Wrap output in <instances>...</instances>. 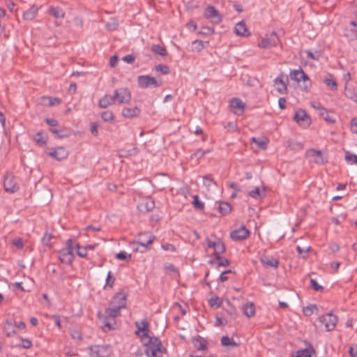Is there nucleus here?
Instances as JSON below:
<instances>
[{
    "label": "nucleus",
    "mask_w": 357,
    "mask_h": 357,
    "mask_svg": "<svg viewBox=\"0 0 357 357\" xmlns=\"http://www.w3.org/2000/svg\"><path fill=\"white\" fill-rule=\"evenodd\" d=\"M319 114L320 116L328 123H333L335 122V119L328 112V111L319 105Z\"/></svg>",
    "instance_id": "a878e982"
},
{
    "label": "nucleus",
    "mask_w": 357,
    "mask_h": 357,
    "mask_svg": "<svg viewBox=\"0 0 357 357\" xmlns=\"http://www.w3.org/2000/svg\"><path fill=\"white\" fill-rule=\"evenodd\" d=\"M52 238V234L45 233L42 238V242L45 245H50V241Z\"/></svg>",
    "instance_id": "bf43d9fd"
},
{
    "label": "nucleus",
    "mask_w": 357,
    "mask_h": 357,
    "mask_svg": "<svg viewBox=\"0 0 357 357\" xmlns=\"http://www.w3.org/2000/svg\"><path fill=\"white\" fill-rule=\"evenodd\" d=\"M308 153L314 158V162L318 163L323 161L322 153L321 151H317L315 149H309Z\"/></svg>",
    "instance_id": "f704fd0d"
},
{
    "label": "nucleus",
    "mask_w": 357,
    "mask_h": 357,
    "mask_svg": "<svg viewBox=\"0 0 357 357\" xmlns=\"http://www.w3.org/2000/svg\"><path fill=\"white\" fill-rule=\"evenodd\" d=\"M34 141L40 146H43L47 144V139L46 137H43V135L41 132L36 133L34 137Z\"/></svg>",
    "instance_id": "c9c22d12"
},
{
    "label": "nucleus",
    "mask_w": 357,
    "mask_h": 357,
    "mask_svg": "<svg viewBox=\"0 0 357 357\" xmlns=\"http://www.w3.org/2000/svg\"><path fill=\"white\" fill-rule=\"evenodd\" d=\"M310 287L314 290L315 291H321L324 289V287L319 284L314 279H310Z\"/></svg>",
    "instance_id": "3c124183"
},
{
    "label": "nucleus",
    "mask_w": 357,
    "mask_h": 357,
    "mask_svg": "<svg viewBox=\"0 0 357 357\" xmlns=\"http://www.w3.org/2000/svg\"><path fill=\"white\" fill-rule=\"evenodd\" d=\"M155 206L154 201L149 199L138 205V208L143 213L151 211Z\"/></svg>",
    "instance_id": "aec40b11"
},
{
    "label": "nucleus",
    "mask_w": 357,
    "mask_h": 357,
    "mask_svg": "<svg viewBox=\"0 0 357 357\" xmlns=\"http://www.w3.org/2000/svg\"><path fill=\"white\" fill-rule=\"evenodd\" d=\"M101 117L104 121H112L114 120V114L110 111H105L101 113Z\"/></svg>",
    "instance_id": "49530a36"
},
{
    "label": "nucleus",
    "mask_w": 357,
    "mask_h": 357,
    "mask_svg": "<svg viewBox=\"0 0 357 357\" xmlns=\"http://www.w3.org/2000/svg\"><path fill=\"white\" fill-rule=\"evenodd\" d=\"M210 305L211 307H219L221 305V302L218 297L212 298L209 301Z\"/></svg>",
    "instance_id": "13d9d810"
},
{
    "label": "nucleus",
    "mask_w": 357,
    "mask_h": 357,
    "mask_svg": "<svg viewBox=\"0 0 357 357\" xmlns=\"http://www.w3.org/2000/svg\"><path fill=\"white\" fill-rule=\"evenodd\" d=\"M123 303L120 306L109 304V307L105 310V315H102L100 312H98V317L101 320L104 328H107L108 331L114 328L113 326L116 324L115 318L121 314V310L123 309Z\"/></svg>",
    "instance_id": "f03ea898"
},
{
    "label": "nucleus",
    "mask_w": 357,
    "mask_h": 357,
    "mask_svg": "<svg viewBox=\"0 0 357 357\" xmlns=\"http://www.w3.org/2000/svg\"><path fill=\"white\" fill-rule=\"evenodd\" d=\"M162 249H164L165 250H167V251L174 252L176 250L175 246L170 243H166V244L162 245Z\"/></svg>",
    "instance_id": "69168bd1"
},
{
    "label": "nucleus",
    "mask_w": 357,
    "mask_h": 357,
    "mask_svg": "<svg viewBox=\"0 0 357 357\" xmlns=\"http://www.w3.org/2000/svg\"><path fill=\"white\" fill-rule=\"evenodd\" d=\"M192 205L195 208L199 210H203L204 208V204L199 199V196L197 195L193 196Z\"/></svg>",
    "instance_id": "79ce46f5"
},
{
    "label": "nucleus",
    "mask_w": 357,
    "mask_h": 357,
    "mask_svg": "<svg viewBox=\"0 0 357 357\" xmlns=\"http://www.w3.org/2000/svg\"><path fill=\"white\" fill-rule=\"evenodd\" d=\"M310 246H306L305 248L297 246L296 251L299 255L307 254L310 250Z\"/></svg>",
    "instance_id": "052dcab7"
},
{
    "label": "nucleus",
    "mask_w": 357,
    "mask_h": 357,
    "mask_svg": "<svg viewBox=\"0 0 357 357\" xmlns=\"http://www.w3.org/2000/svg\"><path fill=\"white\" fill-rule=\"evenodd\" d=\"M234 31L236 34L240 36L247 37L250 35V33L243 21H241L236 24L234 27Z\"/></svg>",
    "instance_id": "f3484780"
},
{
    "label": "nucleus",
    "mask_w": 357,
    "mask_h": 357,
    "mask_svg": "<svg viewBox=\"0 0 357 357\" xmlns=\"http://www.w3.org/2000/svg\"><path fill=\"white\" fill-rule=\"evenodd\" d=\"M219 212L222 215L229 214L231 211V206L229 203L225 202H220L218 206Z\"/></svg>",
    "instance_id": "c85d7f7f"
},
{
    "label": "nucleus",
    "mask_w": 357,
    "mask_h": 357,
    "mask_svg": "<svg viewBox=\"0 0 357 357\" xmlns=\"http://www.w3.org/2000/svg\"><path fill=\"white\" fill-rule=\"evenodd\" d=\"M221 344L225 347L236 345V344L233 341V340H231L228 336H223L221 338Z\"/></svg>",
    "instance_id": "09e8293b"
},
{
    "label": "nucleus",
    "mask_w": 357,
    "mask_h": 357,
    "mask_svg": "<svg viewBox=\"0 0 357 357\" xmlns=\"http://www.w3.org/2000/svg\"><path fill=\"white\" fill-rule=\"evenodd\" d=\"M126 298H127V294H125L123 291H121L118 293H116L112 298L110 305H121L122 303L124 304L123 309L126 307Z\"/></svg>",
    "instance_id": "4468645a"
},
{
    "label": "nucleus",
    "mask_w": 357,
    "mask_h": 357,
    "mask_svg": "<svg viewBox=\"0 0 357 357\" xmlns=\"http://www.w3.org/2000/svg\"><path fill=\"white\" fill-rule=\"evenodd\" d=\"M345 160L351 165H357V156L355 154L349 153V151H347L345 153Z\"/></svg>",
    "instance_id": "37998d69"
},
{
    "label": "nucleus",
    "mask_w": 357,
    "mask_h": 357,
    "mask_svg": "<svg viewBox=\"0 0 357 357\" xmlns=\"http://www.w3.org/2000/svg\"><path fill=\"white\" fill-rule=\"evenodd\" d=\"M193 48L199 52L204 48V43L202 40H196L192 43Z\"/></svg>",
    "instance_id": "864d4df0"
},
{
    "label": "nucleus",
    "mask_w": 357,
    "mask_h": 357,
    "mask_svg": "<svg viewBox=\"0 0 357 357\" xmlns=\"http://www.w3.org/2000/svg\"><path fill=\"white\" fill-rule=\"evenodd\" d=\"M230 107L234 109L236 114H242L244 112L245 103L237 98L230 100Z\"/></svg>",
    "instance_id": "dca6fc26"
},
{
    "label": "nucleus",
    "mask_w": 357,
    "mask_h": 357,
    "mask_svg": "<svg viewBox=\"0 0 357 357\" xmlns=\"http://www.w3.org/2000/svg\"><path fill=\"white\" fill-rule=\"evenodd\" d=\"M305 53L308 59H313L315 61H318L321 56V53L318 51L312 52L311 50H306Z\"/></svg>",
    "instance_id": "a18cd8bd"
},
{
    "label": "nucleus",
    "mask_w": 357,
    "mask_h": 357,
    "mask_svg": "<svg viewBox=\"0 0 357 357\" xmlns=\"http://www.w3.org/2000/svg\"><path fill=\"white\" fill-rule=\"evenodd\" d=\"M115 101L120 104L128 103L131 100V94L127 88L116 89L114 93Z\"/></svg>",
    "instance_id": "1a4fd4ad"
},
{
    "label": "nucleus",
    "mask_w": 357,
    "mask_h": 357,
    "mask_svg": "<svg viewBox=\"0 0 357 357\" xmlns=\"http://www.w3.org/2000/svg\"><path fill=\"white\" fill-rule=\"evenodd\" d=\"M154 239L155 236H153L151 233H143L139 235L137 241H135L132 244L133 246H135L137 244L142 245L144 248V250H146L148 249L149 245L153 243ZM133 250L135 252H137L138 248L133 247Z\"/></svg>",
    "instance_id": "39448f33"
},
{
    "label": "nucleus",
    "mask_w": 357,
    "mask_h": 357,
    "mask_svg": "<svg viewBox=\"0 0 357 357\" xmlns=\"http://www.w3.org/2000/svg\"><path fill=\"white\" fill-rule=\"evenodd\" d=\"M77 254L79 257L86 258L87 256V250L85 246L82 247L79 243L76 244Z\"/></svg>",
    "instance_id": "a19ab883"
},
{
    "label": "nucleus",
    "mask_w": 357,
    "mask_h": 357,
    "mask_svg": "<svg viewBox=\"0 0 357 357\" xmlns=\"http://www.w3.org/2000/svg\"><path fill=\"white\" fill-rule=\"evenodd\" d=\"M155 70L158 72L162 73L163 75H167L169 73V68L166 65H158L155 66Z\"/></svg>",
    "instance_id": "603ef678"
},
{
    "label": "nucleus",
    "mask_w": 357,
    "mask_h": 357,
    "mask_svg": "<svg viewBox=\"0 0 357 357\" xmlns=\"http://www.w3.org/2000/svg\"><path fill=\"white\" fill-rule=\"evenodd\" d=\"M225 250L226 248L223 242L220 238H217L215 246L214 247L215 256H220V255L224 253Z\"/></svg>",
    "instance_id": "cd10ccee"
},
{
    "label": "nucleus",
    "mask_w": 357,
    "mask_h": 357,
    "mask_svg": "<svg viewBox=\"0 0 357 357\" xmlns=\"http://www.w3.org/2000/svg\"><path fill=\"white\" fill-rule=\"evenodd\" d=\"M38 8L33 5L29 10L23 14V18L25 20H33L37 15Z\"/></svg>",
    "instance_id": "b1692460"
},
{
    "label": "nucleus",
    "mask_w": 357,
    "mask_h": 357,
    "mask_svg": "<svg viewBox=\"0 0 357 357\" xmlns=\"http://www.w3.org/2000/svg\"><path fill=\"white\" fill-rule=\"evenodd\" d=\"M140 113V109L135 106L133 108L125 107L122 110V115L128 119L137 116Z\"/></svg>",
    "instance_id": "a211bd4d"
},
{
    "label": "nucleus",
    "mask_w": 357,
    "mask_h": 357,
    "mask_svg": "<svg viewBox=\"0 0 357 357\" xmlns=\"http://www.w3.org/2000/svg\"><path fill=\"white\" fill-rule=\"evenodd\" d=\"M48 13L55 18H63L65 17V12L59 7L51 6L48 9Z\"/></svg>",
    "instance_id": "393cba45"
},
{
    "label": "nucleus",
    "mask_w": 357,
    "mask_h": 357,
    "mask_svg": "<svg viewBox=\"0 0 357 357\" xmlns=\"http://www.w3.org/2000/svg\"><path fill=\"white\" fill-rule=\"evenodd\" d=\"M294 121L299 125L309 126L311 123V118L303 109L298 110L294 116Z\"/></svg>",
    "instance_id": "f8f14e48"
},
{
    "label": "nucleus",
    "mask_w": 357,
    "mask_h": 357,
    "mask_svg": "<svg viewBox=\"0 0 357 357\" xmlns=\"http://www.w3.org/2000/svg\"><path fill=\"white\" fill-rule=\"evenodd\" d=\"M21 342H22V347L24 349H29L32 346V343L31 342L28 340V339H23V338H21Z\"/></svg>",
    "instance_id": "680f3d73"
},
{
    "label": "nucleus",
    "mask_w": 357,
    "mask_h": 357,
    "mask_svg": "<svg viewBox=\"0 0 357 357\" xmlns=\"http://www.w3.org/2000/svg\"><path fill=\"white\" fill-rule=\"evenodd\" d=\"M344 95L348 98L354 100L357 102V93H356L354 89L351 87H348L347 85L345 86Z\"/></svg>",
    "instance_id": "2f4dec72"
},
{
    "label": "nucleus",
    "mask_w": 357,
    "mask_h": 357,
    "mask_svg": "<svg viewBox=\"0 0 357 357\" xmlns=\"http://www.w3.org/2000/svg\"><path fill=\"white\" fill-rule=\"evenodd\" d=\"M91 357H109L111 349L108 345H94L89 347Z\"/></svg>",
    "instance_id": "0eeeda50"
},
{
    "label": "nucleus",
    "mask_w": 357,
    "mask_h": 357,
    "mask_svg": "<svg viewBox=\"0 0 357 357\" xmlns=\"http://www.w3.org/2000/svg\"><path fill=\"white\" fill-rule=\"evenodd\" d=\"M73 243L72 239H68L66 242V248L59 251L60 261L66 264H70L74 260Z\"/></svg>",
    "instance_id": "7ed1b4c3"
},
{
    "label": "nucleus",
    "mask_w": 357,
    "mask_h": 357,
    "mask_svg": "<svg viewBox=\"0 0 357 357\" xmlns=\"http://www.w3.org/2000/svg\"><path fill=\"white\" fill-rule=\"evenodd\" d=\"M320 327L324 326L326 331H333L337 322V317L332 313L321 316L318 319Z\"/></svg>",
    "instance_id": "20e7f679"
},
{
    "label": "nucleus",
    "mask_w": 357,
    "mask_h": 357,
    "mask_svg": "<svg viewBox=\"0 0 357 357\" xmlns=\"http://www.w3.org/2000/svg\"><path fill=\"white\" fill-rule=\"evenodd\" d=\"M204 16L213 23L218 24L222 21V17L218 10L213 6H208L204 11Z\"/></svg>",
    "instance_id": "9d476101"
},
{
    "label": "nucleus",
    "mask_w": 357,
    "mask_h": 357,
    "mask_svg": "<svg viewBox=\"0 0 357 357\" xmlns=\"http://www.w3.org/2000/svg\"><path fill=\"white\" fill-rule=\"evenodd\" d=\"M3 185L5 190L10 193H14L19 190V185L16 182L15 176H6L4 179Z\"/></svg>",
    "instance_id": "9b49d317"
},
{
    "label": "nucleus",
    "mask_w": 357,
    "mask_h": 357,
    "mask_svg": "<svg viewBox=\"0 0 357 357\" xmlns=\"http://www.w3.org/2000/svg\"><path fill=\"white\" fill-rule=\"evenodd\" d=\"M249 195L255 199H259L265 196L264 192H261L259 188L257 187L255 190L249 192Z\"/></svg>",
    "instance_id": "ea45409f"
},
{
    "label": "nucleus",
    "mask_w": 357,
    "mask_h": 357,
    "mask_svg": "<svg viewBox=\"0 0 357 357\" xmlns=\"http://www.w3.org/2000/svg\"><path fill=\"white\" fill-rule=\"evenodd\" d=\"M251 141L255 143L262 150H265L267 148L268 140L266 139L252 137Z\"/></svg>",
    "instance_id": "72a5a7b5"
},
{
    "label": "nucleus",
    "mask_w": 357,
    "mask_h": 357,
    "mask_svg": "<svg viewBox=\"0 0 357 357\" xmlns=\"http://www.w3.org/2000/svg\"><path fill=\"white\" fill-rule=\"evenodd\" d=\"M351 129L353 132L357 133V118L354 119L351 123Z\"/></svg>",
    "instance_id": "774afa93"
},
{
    "label": "nucleus",
    "mask_w": 357,
    "mask_h": 357,
    "mask_svg": "<svg viewBox=\"0 0 357 357\" xmlns=\"http://www.w3.org/2000/svg\"><path fill=\"white\" fill-rule=\"evenodd\" d=\"M241 308L243 314L248 318L253 317L255 314V307L252 302L246 303Z\"/></svg>",
    "instance_id": "412c9836"
},
{
    "label": "nucleus",
    "mask_w": 357,
    "mask_h": 357,
    "mask_svg": "<svg viewBox=\"0 0 357 357\" xmlns=\"http://www.w3.org/2000/svg\"><path fill=\"white\" fill-rule=\"evenodd\" d=\"M261 262L266 267L278 268L279 262L274 257H268L267 256H262L260 259Z\"/></svg>",
    "instance_id": "4be33fe9"
},
{
    "label": "nucleus",
    "mask_w": 357,
    "mask_h": 357,
    "mask_svg": "<svg viewBox=\"0 0 357 357\" xmlns=\"http://www.w3.org/2000/svg\"><path fill=\"white\" fill-rule=\"evenodd\" d=\"M151 50L160 56H165L167 54V50L165 47L160 46V45H153Z\"/></svg>",
    "instance_id": "e433bc0d"
},
{
    "label": "nucleus",
    "mask_w": 357,
    "mask_h": 357,
    "mask_svg": "<svg viewBox=\"0 0 357 357\" xmlns=\"http://www.w3.org/2000/svg\"><path fill=\"white\" fill-rule=\"evenodd\" d=\"M312 353H315V351L312 347H310L309 349L297 351L291 357H311Z\"/></svg>",
    "instance_id": "bb28decb"
},
{
    "label": "nucleus",
    "mask_w": 357,
    "mask_h": 357,
    "mask_svg": "<svg viewBox=\"0 0 357 357\" xmlns=\"http://www.w3.org/2000/svg\"><path fill=\"white\" fill-rule=\"evenodd\" d=\"M122 59L128 63H132L135 61V57L132 54H128L123 56Z\"/></svg>",
    "instance_id": "0e129e2a"
},
{
    "label": "nucleus",
    "mask_w": 357,
    "mask_h": 357,
    "mask_svg": "<svg viewBox=\"0 0 357 357\" xmlns=\"http://www.w3.org/2000/svg\"><path fill=\"white\" fill-rule=\"evenodd\" d=\"M215 259L219 261V266H227L230 264V261L227 259L222 257L220 256H216Z\"/></svg>",
    "instance_id": "5fc2aeb1"
},
{
    "label": "nucleus",
    "mask_w": 357,
    "mask_h": 357,
    "mask_svg": "<svg viewBox=\"0 0 357 357\" xmlns=\"http://www.w3.org/2000/svg\"><path fill=\"white\" fill-rule=\"evenodd\" d=\"M114 96L105 95L99 100L98 105L101 108H107L108 106L114 104Z\"/></svg>",
    "instance_id": "6ab92c4d"
},
{
    "label": "nucleus",
    "mask_w": 357,
    "mask_h": 357,
    "mask_svg": "<svg viewBox=\"0 0 357 357\" xmlns=\"http://www.w3.org/2000/svg\"><path fill=\"white\" fill-rule=\"evenodd\" d=\"M71 337L74 340H82V336L79 331L74 329L71 331Z\"/></svg>",
    "instance_id": "4d7b16f0"
},
{
    "label": "nucleus",
    "mask_w": 357,
    "mask_h": 357,
    "mask_svg": "<svg viewBox=\"0 0 357 357\" xmlns=\"http://www.w3.org/2000/svg\"><path fill=\"white\" fill-rule=\"evenodd\" d=\"M49 155L56 159L57 160H61L67 158L68 151L63 147H58L56 149L49 152Z\"/></svg>",
    "instance_id": "2eb2a0df"
},
{
    "label": "nucleus",
    "mask_w": 357,
    "mask_h": 357,
    "mask_svg": "<svg viewBox=\"0 0 357 357\" xmlns=\"http://www.w3.org/2000/svg\"><path fill=\"white\" fill-rule=\"evenodd\" d=\"M43 100H47L48 102H44L45 105H48L50 107L58 105L61 102V99L58 98H52V97H43Z\"/></svg>",
    "instance_id": "4c0bfd02"
},
{
    "label": "nucleus",
    "mask_w": 357,
    "mask_h": 357,
    "mask_svg": "<svg viewBox=\"0 0 357 357\" xmlns=\"http://www.w3.org/2000/svg\"><path fill=\"white\" fill-rule=\"evenodd\" d=\"M107 28L109 31L116 30L118 28V24L115 22H109L106 25Z\"/></svg>",
    "instance_id": "338daca9"
},
{
    "label": "nucleus",
    "mask_w": 357,
    "mask_h": 357,
    "mask_svg": "<svg viewBox=\"0 0 357 357\" xmlns=\"http://www.w3.org/2000/svg\"><path fill=\"white\" fill-rule=\"evenodd\" d=\"M296 75H300L301 80L304 82L310 81L308 76L304 73V71L301 68L298 69V71H296Z\"/></svg>",
    "instance_id": "e2e57ef3"
},
{
    "label": "nucleus",
    "mask_w": 357,
    "mask_h": 357,
    "mask_svg": "<svg viewBox=\"0 0 357 357\" xmlns=\"http://www.w3.org/2000/svg\"><path fill=\"white\" fill-rule=\"evenodd\" d=\"M314 310H318L317 307L315 305L307 306L303 308V313L305 316H311Z\"/></svg>",
    "instance_id": "de8ad7c7"
},
{
    "label": "nucleus",
    "mask_w": 357,
    "mask_h": 357,
    "mask_svg": "<svg viewBox=\"0 0 357 357\" xmlns=\"http://www.w3.org/2000/svg\"><path fill=\"white\" fill-rule=\"evenodd\" d=\"M137 83L139 87L146 89L149 86L159 87L162 82L158 81L155 77L149 75H139L137 77Z\"/></svg>",
    "instance_id": "423d86ee"
},
{
    "label": "nucleus",
    "mask_w": 357,
    "mask_h": 357,
    "mask_svg": "<svg viewBox=\"0 0 357 357\" xmlns=\"http://www.w3.org/2000/svg\"><path fill=\"white\" fill-rule=\"evenodd\" d=\"M287 146L290 148L291 150L299 151L303 149V145L301 142L289 139L287 142Z\"/></svg>",
    "instance_id": "473e14b6"
},
{
    "label": "nucleus",
    "mask_w": 357,
    "mask_h": 357,
    "mask_svg": "<svg viewBox=\"0 0 357 357\" xmlns=\"http://www.w3.org/2000/svg\"><path fill=\"white\" fill-rule=\"evenodd\" d=\"M324 83L329 87L332 91H335L337 89V84L335 79L333 78L332 75H328L324 79Z\"/></svg>",
    "instance_id": "c756f323"
},
{
    "label": "nucleus",
    "mask_w": 357,
    "mask_h": 357,
    "mask_svg": "<svg viewBox=\"0 0 357 357\" xmlns=\"http://www.w3.org/2000/svg\"><path fill=\"white\" fill-rule=\"evenodd\" d=\"M194 344L199 350H206L207 349L206 342L203 339H196L194 340Z\"/></svg>",
    "instance_id": "c03bdc74"
},
{
    "label": "nucleus",
    "mask_w": 357,
    "mask_h": 357,
    "mask_svg": "<svg viewBox=\"0 0 357 357\" xmlns=\"http://www.w3.org/2000/svg\"><path fill=\"white\" fill-rule=\"evenodd\" d=\"M204 185L209 188L212 185H216L215 181H214L211 174L205 175L203 176Z\"/></svg>",
    "instance_id": "58836bf2"
},
{
    "label": "nucleus",
    "mask_w": 357,
    "mask_h": 357,
    "mask_svg": "<svg viewBox=\"0 0 357 357\" xmlns=\"http://www.w3.org/2000/svg\"><path fill=\"white\" fill-rule=\"evenodd\" d=\"M278 43L279 38L277 33L273 31L268 35H266V37L264 38L260 43H259L258 46L260 48H269L276 46Z\"/></svg>",
    "instance_id": "6e6552de"
},
{
    "label": "nucleus",
    "mask_w": 357,
    "mask_h": 357,
    "mask_svg": "<svg viewBox=\"0 0 357 357\" xmlns=\"http://www.w3.org/2000/svg\"><path fill=\"white\" fill-rule=\"evenodd\" d=\"M115 281V278L112 277V273L109 271L106 278V284L104 289H106L107 287H112Z\"/></svg>",
    "instance_id": "8fccbe9b"
},
{
    "label": "nucleus",
    "mask_w": 357,
    "mask_h": 357,
    "mask_svg": "<svg viewBox=\"0 0 357 357\" xmlns=\"http://www.w3.org/2000/svg\"><path fill=\"white\" fill-rule=\"evenodd\" d=\"M4 332L8 337H11L15 334V331L12 322L9 320H6L3 327Z\"/></svg>",
    "instance_id": "7c9ffc66"
},
{
    "label": "nucleus",
    "mask_w": 357,
    "mask_h": 357,
    "mask_svg": "<svg viewBox=\"0 0 357 357\" xmlns=\"http://www.w3.org/2000/svg\"><path fill=\"white\" fill-rule=\"evenodd\" d=\"M275 84L277 86V91L280 93H285L287 91V85L283 80L282 75L278 76L275 79Z\"/></svg>",
    "instance_id": "5701e85b"
},
{
    "label": "nucleus",
    "mask_w": 357,
    "mask_h": 357,
    "mask_svg": "<svg viewBox=\"0 0 357 357\" xmlns=\"http://www.w3.org/2000/svg\"><path fill=\"white\" fill-rule=\"evenodd\" d=\"M116 257L119 260L124 261V260H127L128 259H130L131 255H128L125 251H121L116 255Z\"/></svg>",
    "instance_id": "6e6d98bb"
},
{
    "label": "nucleus",
    "mask_w": 357,
    "mask_h": 357,
    "mask_svg": "<svg viewBox=\"0 0 357 357\" xmlns=\"http://www.w3.org/2000/svg\"><path fill=\"white\" fill-rule=\"evenodd\" d=\"M142 327L139 326L138 322H136L137 330L135 333L139 335V333H142V342L145 347L144 352L147 357H162L163 354L167 353V349L163 347L160 340L155 336H151L148 334L149 323L146 320L142 321Z\"/></svg>",
    "instance_id": "f257e3e1"
},
{
    "label": "nucleus",
    "mask_w": 357,
    "mask_h": 357,
    "mask_svg": "<svg viewBox=\"0 0 357 357\" xmlns=\"http://www.w3.org/2000/svg\"><path fill=\"white\" fill-rule=\"evenodd\" d=\"M250 235V231L244 226L235 229L230 233V238L234 241H243Z\"/></svg>",
    "instance_id": "ddd939ff"
}]
</instances>
